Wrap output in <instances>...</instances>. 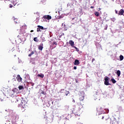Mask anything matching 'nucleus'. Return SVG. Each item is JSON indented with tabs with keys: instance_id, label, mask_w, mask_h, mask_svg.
<instances>
[{
	"instance_id": "f257e3e1",
	"label": "nucleus",
	"mask_w": 124,
	"mask_h": 124,
	"mask_svg": "<svg viewBox=\"0 0 124 124\" xmlns=\"http://www.w3.org/2000/svg\"><path fill=\"white\" fill-rule=\"evenodd\" d=\"M16 101L15 102H18L17 104H18V107H21V112H25L26 109L24 108V105H26L27 104V102L25 100H23L22 99H20L19 98H16Z\"/></svg>"
},
{
	"instance_id": "f03ea898",
	"label": "nucleus",
	"mask_w": 124,
	"mask_h": 124,
	"mask_svg": "<svg viewBox=\"0 0 124 124\" xmlns=\"http://www.w3.org/2000/svg\"><path fill=\"white\" fill-rule=\"evenodd\" d=\"M104 84L106 86H109V85H111V84L109 83V78L106 77L105 78Z\"/></svg>"
},
{
	"instance_id": "7ed1b4c3",
	"label": "nucleus",
	"mask_w": 124,
	"mask_h": 124,
	"mask_svg": "<svg viewBox=\"0 0 124 124\" xmlns=\"http://www.w3.org/2000/svg\"><path fill=\"white\" fill-rule=\"evenodd\" d=\"M85 97V93H80L79 95V100L80 101H83Z\"/></svg>"
},
{
	"instance_id": "20e7f679",
	"label": "nucleus",
	"mask_w": 124,
	"mask_h": 124,
	"mask_svg": "<svg viewBox=\"0 0 124 124\" xmlns=\"http://www.w3.org/2000/svg\"><path fill=\"white\" fill-rule=\"evenodd\" d=\"M43 18L44 19H46L47 20H51V19H52V16L49 15L44 16Z\"/></svg>"
},
{
	"instance_id": "39448f33",
	"label": "nucleus",
	"mask_w": 124,
	"mask_h": 124,
	"mask_svg": "<svg viewBox=\"0 0 124 124\" xmlns=\"http://www.w3.org/2000/svg\"><path fill=\"white\" fill-rule=\"evenodd\" d=\"M69 43L72 47H74V48H75L76 49H77V47H76V46H74V42H73V41L70 40L69 41Z\"/></svg>"
},
{
	"instance_id": "423d86ee",
	"label": "nucleus",
	"mask_w": 124,
	"mask_h": 124,
	"mask_svg": "<svg viewBox=\"0 0 124 124\" xmlns=\"http://www.w3.org/2000/svg\"><path fill=\"white\" fill-rule=\"evenodd\" d=\"M16 79L17 81L20 83V82H22V78H21V76H20V75H17Z\"/></svg>"
},
{
	"instance_id": "0eeeda50",
	"label": "nucleus",
	"mask_w": 124,
	"mask_h": 124,
	"mask_svg": "<svg viewBox=\"0 0 124 124\" xmlns=\"http://www.w3.org/2000/svg\"><path fill=\"white\" fill-rule=\"evenodd\" d=\"M38 49L40 50V51H42L43 50V44L41 43L40 45L38 46Z\"/></svg>"
},
{
	"instance_id": "6e6552de",
	"label": "nucleus",
	"mask_w": 124,
	"mask_h": 124,
	"mask_svg": "<svg viewBox=\"0 0 124 124\" xmlns=\"http://www.w3.org/2000/svg\"><path fill=\"white\" fill-rule=\"evenodd\" d=\"M80 64V62L78 60H76L74 62V65H79Z\"/></svg>"
},
{
	"instance_id": "1a4fd4ad",
	"label": "nucleus",
	"mask_w": 124,
	"mask_h": 124,
	"mask_svg": "<svg viewBox=\"0 0 124 124\" xmlns=\"http://www.w3.org/2000/svg\"><path fill=\"white\" fill-rule=\"evenodd\" d=\"M12 3L15 6L18 3V0H12Z\"/></svg>"
},
{
	"instance_id": "9d476101",
	"label": "nucleus",
	"mask_w": 124,
	"mask_h": 124,
	"mask_svg": "<svg viewBox=\"0 0 124 124\" xmlns=\"http://www.w3.org/2000/svg\"><path fill=\"white\" fill-rule=\"evenodd\" d=\"M124 11L123 9H121L119 12L118 15H124Z\"/></svg>"
},
{
	"instance_id": "9b49d317",
	"label": "nucleus",
	"mask_w": 124,
	"mask_h": 124,
	"mask_svg": "<svg viewBox=\"0 0 124 124\" xmlns=\"http://www.w3.org/2000/svg\"><path fill=\"white\" fill-rule=\"evenodd\" d=\"M14 22H15L16 24H19L20 23V21L18 18H14Z\"/></svg>"
},
{
	"instance_id": "f8f14e48",
	"label": "nucleus",
	"mask_w": 124,
	"mask_h": 124,
	"mask_svg": "<svg viewBox=\"0 0 124 124\" xmlns=\"http://www.w3.org/2000/svg\"><path fill=\"white\" fill-rule=\"evenodd\" d=\"M116 74L118 75V77H120V76L121 75V71L118 70L116 72Z\"/></svg>"
},
{
	"instance_id": "ddd939ff",
	"label": "nucleus",
	"mask_w": 124,
	"mask_h": 124,
	"mask_svg": "<svg viewBox=\"0 0 124 124\" xmlns=\"http://www.w3.org/2000/svg\"><path fill=\"white\" fill-rule=\"evenodd\" d=\"M38 77H40L41 78H44V74H38L37 75Z\"/></svg>"
},
{
	"instance_id": "4468645a",
	"label": "nucleus",
	"mask_w": 124,
	"mask_h": 124,
	"mask_svg": "<svg viewBox=\"0 0 124 124\" xmlns=\"http://www.w3.org/2000/svg\"><path fill=\"white\" fill-rule=\"evenodd\" d=\"M111 82L113 84H116V83H117V81H116L114 78H111Z\"/></svg>"
},
{
	"instance_id": "2eb2a0df",
	"label": "nucleus",
	"mask_w": 124,
	"mask_h": 124,
	"mask_svg": "<svg viewBox=\"0 0 124 124\" xmlns=\"http://www.w3.org/2000/svg\"><path fill=\"white\" fill-rule=\"evenodd\" d=\"M33 40H34V41H35V42H38V41H39L38 39H37V37H34L33 38Z\"/></svg>"
},
{
	"instance_id": "dca6fc26",
	"label": "nucleus",
	"mask_w": 124,
	"mask_h": 124,
	"mask_svg": "<svg viewBox=\"0 0 124 124\" xmlns=\"http://www.w3.org/2000/svg\"><path fill=\"white\" fill-rule=\"evenodd\" d=\"M94 14H95V16H96L97 17H98V16H99V12H95Z\"/></svg>"
},
{
	"instance_id": "f3484780",
	"label": "nucleus",
	"mask_w": 124,
	"mask_h": 124,
	"mask_svg": "<svg viewBox=\"0 0 124 124\" xmlns=\"http://www.w3.org/2000/svg\"><path fill=\"white\" fill-rule=\"evenodd\" d=\"M37 27L38 28H40V30H44V27H43V26L38 25Z\"/></svg>"
},
{
	"instance_id": "a211bd4d",
	"label": "nucleus",
	"mask_w": 124,
	"mask_h": 124,
	"mask_svg": "<svg viewBox=\"0 0 124 124\" xmlns=\"http://www.w3.org/2000/svg\"><path fill=\"white\" fill-rule=\"evenodd\" d=\"M34 54V51H32L30 54H29V57H31L32 55Z\"/></svg>"
},
{
	"instance_id": "6ab92c4d",
	"label": "nucleus",
	"mask_w": 124,
	"mask_h": 124,
	"mask_svg": "<svg viewBox=\"0 0 124 124\" xmlns=\"http://www.w3.org/2000/svg\"><path fill=\"white\" fill-rule=\"evenodd\" d=\"M120 61H123V60H124V56L120 55Z\"/></svg>"
},
{
	"instance_id": "aec40b11",
	"label": "nucleus",
	"mask_w": 124,
	"mask_h": 124,
	"mask_svg": "<svg viewBox=\"0 0 124 124\" xmlns=\"http://www.w3.org/2000/svg\"><path fill=\"white\" fill-rule=\"evenodd\" d=\"M18 89L19 90H23V89H24V87H23L22 86H18Z\"/></svg>"
},
{
	"instance_id": "412c9836",
	"label": "nucleus",
	"mask_w": 124,
	"mask_h": 124,
	"mask_svg": "<svg viewBox=\"0 0 124 124\" xmlns=\"http://www.w3.org/2000/svg\"><path fill=\"white\" fill-rule=\"evenodd\" d=\"M37 31H41V30L39 27H38V28L37 29Z\"/></svg>"
},
{
	"instance_id": "4be33fe9",
	"label": "nucleus",
	"mask_w": 124,
	"mask_h": 124,
	"mask_svg": "<svg viewBox=\"0 0 124 124\" xmlns=\"http://www.w3.org/2000/svg\"><path fill=\"white\" fill-rule=\"evenodd\" d=\"M42 93V94H44V95H45V94H46V93H45V92L44 91H42V93Z\"/></svg>"
},
{
	"instance_id": "5701e85b",
	"label": "nucleus",
	"mask_w": 124,
	"mask_h": 124,
	"mask_svg": "<svg viewBox=\"0 0 124 124\" xmlns=\"http://www.w3.org/2000/svg\"><path fill=\"white\" fill-rule=\"evenodd\" d=\"M69 91L67 92L66 93H65V95H66V96L68 95V94H69Z\"/></svg>"
},
{
	"instance_id": "b1692460",
	"label": "nucleus",
	"mask_w": 124,
	"mask_h": 124,
	"mask_svg": "<svg viewBox=\"0 0 124 124\" xmlns=\"http://www.w3.org/2000/svg\"><path fill=\"white\" fill-rule=\"evenodd\" d=\"M53 45H58V43H57V42H54Z\"/></svg>"
},
{
	"instance_id": "393cba45",
	"label": "nucleus",
	"mask_w": 124,
	"mask_h": 124,
	"mask_svg": "<svg viewBox=\"0 0 124 124\" xmlns=\"http://www.w3.org/2000/svg\"><path fill=\"white\" fill-rule=\"evenodd\" d=\"M13 6L12 4H10V5H9L10 8H12Z\"/></svg>"
},
{
	"instance_id": "a878e982",
	"label": "nucleus",
	"mask_w": 124,
	"mask_h": 124,
	"mask_svg": "<svg viewBox=\"0 0 124 124\" xmlns=\"http://www.w3.org/2000/svg\"><path fill=\"white\" fill-rule=\"evenodd\" d=\"M94 61H95V59H94V58H93L92 59V62H94Z\"/></svg>"
},
{
	"instance_id": "bb28decb",
	"label": "nucleus",
	"mask_w": 124,
	"mask_h": 124,
	"mask_svg": "<svg viewBox=\"0 0 124 124\" xmlns=\"http://www.w3.org/2000/svg\"><path fill=\"white\" fill-rule=\"evenodd\" d=\"M74 69H75V70L77 69V67L74 66Z\"/></svg>"
},
{
	"instance_id": "cd10ccee",
	"label": "nucleus",
	"mask_w": 124,
	"mask_h": 124,
	"mask_svg": "<svg viewBox=\"0 0 124 124\" xmlns=\"http://www.w3.org/2000/svg\"><path fill=\"white\" fill-rule=\"evenodd\" d=\"M90 8H92V9L94 8V6H91L90 7Z\"/></svg>"
},
{
	"instance_id": "c85d7f7f",
	"label": "nucleus",
	"mask_w": 124,
	"mask_h": 124,
	"mask_svg": "<svg viewBox=\"0 0 124 124\" xmlns=\"http://www.w3.org/2000/svg\"><path fill=\"white\" fill-rule=\"evenodd\" d=\"M73 102H74V103H75V100H74V99H73Z\"/></svg>"
},
{
	"instance_id": "c756f323",
	"label": "nucleus",
	"mask_w": 124,
	"mask_h": 124,
	"mask_svg": "<svg viewBox=\"0 0 124 124\" xmlns=\"http://www.w3.org/2000/svg\"><path fill=\"white\" fill-rule=\"evenodd\" d=\"M62 35H64V33H62L61 35L60 36V37H61Z\"/></svg>"
},
{
	"instance_id": "7c9ffc66",
	"label": "nucleus",
	"mask_w": 124,
	"mask_h": 124,
	"mask_svg": "<svg viewBox=\"0 0 124 124\" xmlns=\"http://www.w3.org/2000/svg\"><path fill=\"white\" fill-rule=\"evenodd\" d=\"M58 19H62V16H60L58 18Z\"/></svg>"
},
{
	"instance_id": "2f4dec72",
	"label": "nucleus",
	"mask_w": 124,
	"mask_h": 124,
	"mask_svg": "<svg viewBox=\"0 0 124 124\" xmlns=\"http://www.w3.org/2000/svg\"><path fill=\"white\" fill-rule=\"evenodd\" d=\"M115 13L117 14V13H118V11L115 10Z\"/></svg>"
},
{
	"instance_id": "473e14b6",
	"label": "nucleus",
	"mask_w": 124,
	"mask_h": 124,
	"mask_svg": "<svg viewBox=\"0 0 124 124\" xmlns=\"http://www.w3.org/2000/svg\"><path fill=\"white\" fill-rule=\"evenodd\" d=\"M31 32H33V30H31Z\"/></svg>"
},
{
	"instance_id": "72a5a7b5",
	"label": "nucleus",
	"mask_w": 124,
	"mask_h": 124,
	"mask_svg": "<svg viewBox=\"0 0 124 124\" xmlns=\"http://www.w3.org/2000/svg\"><path fill=\"white\" fill-rule=\"evenodd\" d=\"M103 119H104V116H103L102 118V120H103Z\"/></svg>"
},
{
	"instance_id": "f704fd0d",
	"label": "nucleus",
	"mask_w": 124,
	"mask_h": 124,
	"mask_svg": "<svg viewBox=\"0 0 124 124\" xmlns=\"http://www.w3.org/2000/svg\"><path fill=\"white\" fill-rule=\"evenodd\" d=\"M76 83H78V81L77 80H76Z\"/></svg>"
},
{
	"instance_id": "c9c22d12",
	"label": "nucleus",
	"mask_w": 124,
	"mask_h": 124,
	"mask_svg": "<svg viewBox=\"0 0 124 124\" xmlns=\"http://www.w3.org/2000/svg\"><path fill=\"white\" fill-rule=\"evenodd\" d=\"M78 105H81V103H78Z\"/></svg>"
},
{
	"instance_id": "e433bc0d",
	"label": "nucleus",
	"mask_w": 124,
	"mask_h": 124,
	"mask_svg": "<svg viewBox=\"0 0 124 124\" xmlns=\"http://www.w3.org/2000/svg\"><path fill=\"white\" fill-rule=\"evenodd\" d=\"M62 26H63V23L62 24Z\"/></svg>"
},
{
	"instance_id": "4c0bfd02",
	"label": "nucleus",
	"mask_w": 124,
	"mask_h": 124,
	"mask_svg": "<svg viewBox=\"0 0 124 124\" xmlns=\"http://www.w3.org/2000/svg\"><path fill=\"white\" fill-rule=\"evenodd\" d=\"M64 27H65V24L64 25Z\"/></svg>"
}]
</instances>
